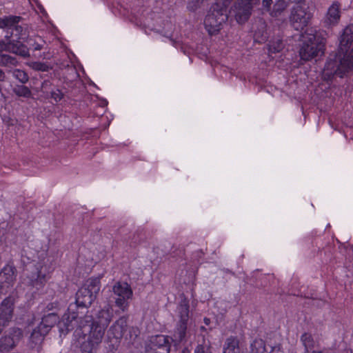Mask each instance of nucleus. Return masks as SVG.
Listing matches in <instances>:
<instances>
[{
    "mask_svg": "<svg viewBox=\"0 0 353 353\" xmlns=\"http://www.w3.org/2000/svg\"><path fill=\"white\" fill-rule=\"evenodd\" d=\"M50 94L51 98L53 99L56 102L61 101L64 96L62 92L59 89L52 91Z\"/></svg>",
    "mask_w": 353,
    "mask_h": 353,
    "instance_id": "36",
    "label": "nucleus"
},
{
    "mask_svg": "<svg viewBox=\"0 0 353 353\" xmlns=\"http://www.w3.org/2000/svg\"><path fill=\"white\" fill-rule=\"evenodd\" d=\"M194 353H212V347L210 340L203 336L201 343L196 346Z\"/></svg>",
    "mask_w": 353,
    "mask_h": 353,
    "instance_id": "24",
    "label": "nucleus"
},
{
    "mask_svg": "<svg viewBox=\"0 0 353 353\" xmlns=\"http://www.w3.org/2000/svg\"><path fill=\"white\" fill-rule=\"evenodd\" d=\"M112 292L115 296V305L122 312L126 311L129 306L128 300L132 296L130 286L125 282H117L112 288Z\"/></svg>",
    "mask_w": 353,
    "mask_h": 353,
    "instance_id": "6",
    "label": "nucleus"
},
{
    "mask_svg": "<svg viewBox=\"0 0 353 353\" xmlns=\"http://www.w3.org/2000/svg\"><path fill=\"white\" fill-rule=\"evenodd\" d=\"M340 4L334 3L327 10L325 22L329 25L336 24L340 19Z\"/></svg>",
    "mask_w": 353,
    "mask_h": 353,
    "instance_id": "18",
    "label": "nucleus"
},
{
    "mask_svg": "<svg viewBox=\"0 0 353 353\" xmlns=\"http://www.w3.org/2000/svg\"><path fill=\"white\" fill-rule=\"evenodd\" d=\"M16 343L9 336H5L0 339V350L1 351H9L16 346Z\"/></svg>",
    "mask_w": 353,
    "mask_h": 353,
    "instance_id": "26",
    "label": "nucleus"
},
{
    "mask_svg": "<svg viewBox=\"0 0 353 353\" xmlns=\"http://www.w3.org/2000/svg\"><path fill=\"white\" fill-rule=\"evenodd\" d=\"M204 323L205 325H208L210 323V319L208 318H205Z\"/></svg>",
    "mask_w": 353,
    "mask_h": 353,
    "instance_id": "43",
    "label": "nucleus"
},
{
    "mask_svg": "<svg viewBox=\"0 0 353 353\" xmlns=\"http://www.w3.org/2000/svg\"><path fill=\"white\" fill-rule=\"evenodd\" d=\"M21 19V17L18 16L0 18V28L12 30L10 35L6 37L7 39H10L12 35H14L19 40H25L27 38L26 29L19 25Z\"/></svg>",
    "mask_w": 353,
    "mask_h": 353,
    "instance_id": "7",
    "label": "nucleus"
},
{
    "mask_svg": "<svg viewBox=\"0 0 353 353\" xmlns=\"http://www.w3.org/2000/svg\"><path fill=\"white\" fill-rule=\"evenodd\" d=\"M353 68V25L346 27L341 37L339 48L334 58L326 63L323 75L330 79L337 74L342 77Z\"/></svg>",
    "mask_w": 353,
    "mask_h": 353,
    "instance_id": "1",
    "label": "nucleus"
},
{
    "mask_svg": "<svg viewBox=\"0 0 353 353\" xmlns=\"http://www.w3.org/2000/svg\"><path fill=\"white\" fill-rule=\"evenodd\" d=\"M269 353H283V352L279 347H273Z\"/></svg>",
    "mask_w": 353,
    "mask_h": 353,
    "instance_id": "41",
    "label": "nucleus"
},
{
    "mask_svg": "<svg viewBox=\"0 0 353 353\" xmlns=\"http://www.w3.org/2000/svg\"><path fill=\"white\" fill-rule=\"evenodd\" d=\"M203 0H192L188 4V9L190 11H195L201 6Z\"/></svg>",
    "mask_w": 353,
    "mask_h": 353,
    "instance_id": "35",
    "label": "nucleus"
},
{
    "mask_svg": "<svg viewBox=\"0 0 353 353\" xmlns=\"http://www.w3.org/2000/svg\"><path fill=\"white\" fill-rule=\"evenodd\" d=\"M201 330L202 331H206L205 327H203V326H201Z\"/></svg>",
    "mask_w": 353,
    "mask_h": 353,
    "instance_id": "46",
    "label": "nucleus"
},
{
    "mask_svg": "<svg viewBox=\"0 0 353 353\" xmlns=\"http://www.w3.org/2000/svg\"><path fill=\"white\" fill-rule=\"evenodd\" d=\"M345 353H353V352L351 350L346 349L344 351Z\"/></svg>",
    "mask_w": 353,
    "mask_h": 353,
    "instance_id": "44",
    "label": "nucleus"
},
{
    "mask_svg": "<svg viewBox=\"0 0 353 353\" xmlns=\"http://www.w3.org/2000/svg\"><path fill=\"white\" fill-rule=\"evenodd\" d=\"M177 312L179 319L173 336L174 341L180 343L185 339L187 324L189 320V303L186 299L181 301L177 307Z\"/></svg>",
    "mask_w": 353,
    "mask_h": 353,
    "instance_id": "5",
    "label": "nucleus"
},
{
    "mask_svg": "<svg viewBox=\"0 0 353 353\" xmlns=\"http://www.w3.org/2000/svg\"><path fill=\"white\" fill-rule=\"evenodd\" d=\"M28 65L36 71H42V72H48L51 67H50L48 64L39 62V61H32L28 63Z\"/></svg>",
    "mask_w": 353,
    "mask_h": 353,
    "instance_id": "32",
    "label": "nucleus"
},
{
    "mask_svg": "<svg viewBox=\"0 0 353 353\" xmlns=\"http://www.w3.org/2000/svg\"><path fill=\"white\" fill-rule=\"evenodd\" d=\"M311 17V13L307 11V8L296 5L292 10L290 21L294 29L303 30L307 26Z\"/></svg>",
    "mask_w": 353,
    "mask_h": 353,
    "instance_id": "9",
    "label": "nucleus"
},
{
    "mask_svg": "<svg viewBox=\"0 0 353 353\" xmlns=\"http://www.w3.org/2000/svg\"><path fill=\"white\" fill-rule=\"evenodd\" d=\"M284 44L280 39H276L270 41L269 44V50L270 52L276 53L283 50Z\"/></svg>",
    "mask_w": 353,
    "mask_h": 353,
    "instance_id": "31",
    "label": "nucleus"
},
{
    "mask_svg": "<svg viewBox=\"0 0 353 353\" xmlns=\"http://www.w3.org/2000/svg\"><path fill=\"white\" fill-rule=\"evenodd\" d=\"M127 326V318L125 316L120 317L110 327L108 330L109 337H112L117 340L121 339L126 331Z\"/></svg>",
    "mask_w": 353,
    "mask_h": 353,
    "instance_id": "13",
    "label": "nucleus"
},
{
    "mask_svg": "<svg viewBox=\"0 0 353 353\" xmlns=\"http://www.w3.org/2000/svg\"><path fill=\"white\" fill-rule=\"evenodd\" d=\"M93 324V319L91 315L85 314L83 317H79L78 316V323L76 327L77 330L79 329V330H82L85 328V327H90Z\"/></svg>",
    "mask_w": 353,
    "mask_h": 353,
    "instance_id": "27",
    "label": "nucleus"
},
{
    "mask_svg": "<svg viewBox=\"0 0 353 353\" xmlns=\"http://www.w3.org/2000/svg\"><path fill=\"white\" fill-rule=\"evenodd\" d=\"M19 63L17 59L7 54H0V65L3 67H13Z\"/></svg>",
    "mask_w": 353,
    "mask_h": 353,
    "instance_id": "25",
    "label": "nucleus"
},
{
    "mask_svg": "<svg viewBox=\"0 0 353 353\" xmlns=\"http://www.w3.org/2000/svg\"><path fill=\"white\" fill-rule=\"evenodd\" d=\"M301 37L303 43L299 50L301 59L310 61L323 53V39L317 34L315 29L307 28Z\"/></svg>",
    "mask_w": 353,
    "mask_h": 353,
    "instance_id": "2",
    "label": "nucleus"
},
{
    "mask_svg": "<svg viewBox=\"0 0 353 353\" xmlns=\"http://www.w3.org/2000/svg\"><path fill=\"white\" fill-rule=\"evenodd\" d=\"M8 335L17 344L23 337V332L19 327H12L10 329Z\"/></svg>",
    "mask_w": 353,
    "mask_h": 353,
    "instance_id": "33",
    "label": "nucleus"
},
{
    "mask_svg": "<svg viewBox=\"0 0 353 353\" xmlns=\"http://www.w3.org/2000/svg\"><path fill=\"white\" fill-rule=\"evenodd\" d=\"M181 353H190V352L188 351V350H184L182 351Z\"/></svg>",
    "mask_w": 353,
    "mask_h": 353,
    "instance_id": "47",
    "label": "nucleus"
},
{
    "mask_svg": "<svg viewBox=\"0 0 353 353\" xmlns=\"http://www.w3.org/2000/svg\"><path fill=\"white\" fill-rule=\"evenodd\" d=\"M170 341L172 339L165 335L152 336L146 347L145 353H170Z\"/></svg>",
    "mask_w": 353,
    "mask_h": 353,
    "instance_id": "10",
    "label": "nucleus"
},
{
    "mask_svg": "<svg viewBox=\"0 0 353 353\" xmlns=\"http://www.w3.org/2000/svg\"><path fill=\"white\" fill-rule=\"evenodd\" d=\"M13 77L18 79L21 83H26L29 80V77L23 70L16 69L12 72Z\"/></svg>",
    "mask_w": 353,
    "mask_h": 353,
    "instance_id": "34",
    "label": "nucleus"
},
{
    "mask_svg": "<svg viewBox=\"0 0 353 353\" xmlns=\"http://www.w3.org/2000/svg\"><path fill=\"white\" fill-rule=\"evenodd\" d=\"M243 2H245L246 3H248L251 6H252L253 7L258 5L260 1V0H243Z\"/></svg>",
    "mask_w": 353,
    "mask_h": 353,
    "instance_id": "40",
    "label": "nucleus"
},
{
    "mask_svg": "<svg viewBox=\"0 0 353 353\" xmlns=\"http://www.w3.org/2000/svg\"><path fill=\"white\" fill-rule=\"evenodd\" d=\"M16 280V269L12 265H6L0 272L1 288L12 286Z\"/></svg>",
    "mask_w": 353,
    "mask_h": 353,
    "instance_id": "14",
    "label": "nucleus"
},
{
    "mask_svg": "<svg viewBox=\"0 0 353 353\" xmlns=\"http://www.w3.org/2000/svg\"><path fill=\"white\" fill-rule=\"evenodd\" d=\"M253 8L252 6L240 0L234 4L232 12L234 14L236 21L239 23H243L250 18Z\"/></svg>",
    "mask_w": 353,
    "mask_h": 353,
    "instance_id": "12",
    "label": "nucleus"
},
{
    "mask_svg": "<svg viewBox=\"0 0 353 353\" xmlns=\"http://www.w3.org/2000/svg\"><path fill=\"white\" fill-rule=\"evenodd\" d=\"M28 279V284L37 290L42 289L47 281L46 274L39 270L32 273Z\"/></svg>",
    "mask_w": 353,
    "mask_h": 353,
    "instance_id": "16",
    "label": "nucleus"
},
{
    "mask_svg": "<svg viewBox=\"0 0 353 353\" xmlns=\"http://www.w3.org/2000/svg\"><path fill=\"white\" fill-rule=\"evenodd\" d=\"M288 3L286 0H279L273 6V10L271 12L272 17H279L285 10L288 6Z\"/></svg>",
    "mask_w": 353,
    "mask_h": 353,
    "instance_id": "28",
    "label": "nucleus"
},
{
    "mask_svg": "<svg viewBox=\"0 0 353 353\" xmlns=\"http://www.w3.org/2000/svg\"><path fill=\"white\" fill-rule=\"evenodd\" d=\"M303 0H286V1L288 3H300Z\"/></svg>",
    "mask_w": 353,
    "mask_h": 353,
    "instance_id": "42",
    "label": "nucleus"
},
{
    "mask_svg": "<svg viewBox=\"0 0 353 353\" xmlns=\"http://www.w3.org/2000/svg\"><path fill=\"white\" fill-rule=\"evenodd\" d=\"M13 92L18 97L30 98L32 96L30 90L23 85H17L13 88Z\"/></svg>",
    "mask_w": 353,
    "mask_h": 353,
    "instance_id": "30",
    "label": "nucleus"
},
{
    "mask_svg": "<svg viewBox=\"0 0 353 353\" xmlns=\"http://www.w3.org/2000/svg\"><path fill=\"white\" fill-rule=\"evenodd\" d=\"M99 279H90L77 292L76 303L78 306L88 307L94 301L100 290Z\"/></svg>",
    "mask_w": 353,
    "mask_h": 353,
    "instance_id": "3",
    "label": "nucleus"
},
{
    "mask_svg": "<svg viewBox=\"0 0 353 353\" xmlns=\"http://www.w3.org/2000/svg\"><path fill=\"white\" fill-rule=\"evenodd\" d=\"M312 353H327L324 351H313Z\"/></svg>",
    "mask_w": 353,
    "mask_h": 353,
    "instance_id": "45",
    "label": "nucleus"
},
{
    "mask_svg": "<svg viewBox=\"0 0 353 353\" xmlns=\"http://www.w3.org/2000/svg\"><path fill=\"white\" fill-rule=\"evenodd\" d=\"M8 52L22 57H28L30 56L28 48L19 41L17 43L8 41Z\"/></svg>",
    "mask_w": 353,
    "mask_h": 353,
    "instance_id": "20",
    "label": "nucleus"
},
{
    "mask_svg": "<svg viewBox=\"0 0 353 353\" xmlns=\"http://www.w3.org/2000/svg\"><path fill=\"white\" fill-rule=\"evenodd\" d=\"M228 20V14L225 8L219 5L212 6L205 17L204 25L210 34H214L221 29V26Z\"/></svg>",
    "mask_w": 353,
    "mask_h": 353,
    "instance_id": "4",
    "label": "nucleus"
},
{
    "mask_svg": "<svg viewBox=\"0 0 353 353\" xmlns=\"http://www.w3.org/2000/svg\"><path fill=\"white\" fill-rule=\"evenodd\" d=\"M273 1L272 0H263L262 1V6L263 9H265L267 11L270 10L271 5L272 4Z\"/></svg>",
    "mask_w": 353,
    "mask_h": 353,
    "instance_id": "37",
    "label": "nucleus"
},
{
    "mask_svg": "<svg viewBox=\"0 0 353 353\" xmlns=\"http://www.w3.org/2000/svg\"><path fill=\"white\" fill-rule=\"evenodd\" d=\"M46 334L47 333H43L42 330L39 329V326L35 327L30 336V343H31L32 347L39 345Z\"/></svg>",
    "mask_w": 353,
    "mask_h": 353,
    "instance_id": "22",
    "label": "nucleus"
},
{
    "mask_svg": "<svg viewBox=\"0 0 353 353\" xmlns=\"http://www.w3.org/2000/svg\"><path fill=\"white\" fill-rule=\"evenodd\" d=\"M113 317V310L111 306L106 305L100 310L97 314V321L94 323L95 325H99L101 327L107 328L108 325L112 321Z\"/></svg>",
    "mask_w": 353,
    "mask_h": 353,
    "instance_id": "15",
    "label": "nucleus"
},
{
    "mask_svg": "<svg viewBox=\"0 0 353 353\" xmlns=\"http://www.w3.org/2000/svg\"><path fill=\"white\" fill-rule=\"evenodd\" d=\"M301 341L305 347V353H308L310 350L316 347V342L314 341L311 334L305 332L301 336Z\"/></svg>",
    "mask_w": 353,
    "mask_h": 353,
    "instance_id": "23",
    "label": "nucleus"
},
{
    "mask_svg": "<svg viewBox=\"0 0 353 353\" xmlns=\"http://www.w3.org/2000/svg\"><path fill=\"white\" fill-rule=\"evenodd\" d=\"M105 328L93 324L90 327L87 341L83 345V353H94L104 336Z\"/></svg>",
    "mask_w": 353,
    "mask_h": 353,
    "instance_id": "8",
    "label": "nucleus"
},
{
    "mask_svg": "<svg viewBox=\"0 0 353 353\" xmlns=\"http://www.w3.org/2000/svg\"><path fill=\"white\" fill-rule=\"evenodd\" d=\"M58 316L54 313H50L42 318L41 322L38 325L42 330L43 333H48L51 328L57 323Z\"/></svg>",
    "mask_w": 353,
    "mask_h": 353,
    "instance_id": "19",
    "label": "nucleus"
},
{
    "mask_svg": "<svg viewBox=\"0 0 353 353\" xmlns=\"http://www.w3.org/2000/svg\"><path fill=\"white\" fill-rule=\"evenodd\" d=\"M14 299L11 296L6 298L0 304V334L7 327L13 317Z\"/></svg>",
    "mask_w": 353,
    "mask_h": 353,
    "instance_id": "11",
    "label": "nucleus"
},
{
    "mask_svg": "<svg viewBox=\"0 0 353 353\" xmlns=\"http://www.w3.org/2000/svg\"><path fill=\"white\" fill-rule=\"evenodd\" d=\"M251 353H263L265 350V341L261 339H256L251 343Z\"/></svg>",
    "mask_w": 353,
    "mask_h": 353,
    "instance_id": "29",
    "label": "nucleus"
},
{
    "mask_svg": "<svg viewBox=\"0 0 353 353\" xmlns=\"http://www.w3.org/2000/svg\"><path fill=\"white\" fill-rule=\"evenodd\" d=\"M51 85V82L48 80L44 81L41 84V89L46 90Z\"/></svg>",
    "mask_w": 353,
    "mask_h": 353,
    "instance_id": "39",
    "label": "nucleus"
},
{
    "mask_svg": "<svg viewBox=\"0 0 353 353\" xmlns=\"http://www.w3.org/2000/svg\"><path fill=\"white\" fill-rule=\"evenodd\" d=\"M8 42H5L3 41H0V54H1L3 51L8 52Z\"/></svg>",
    "mask_w": 353,
    "mask_h": 353,
    "instance_id": "38",
    "label": "nucleus"
},
{
    "mask_svg": "<svg viewBox=\"0 0 353 353\" xmlns=\"http://www.w3.org/2000/svg\"><path fill=\"white\" fill-rule=\"evenodd\" d=\"M239 341L236 336H230L225 341L223 353H239Z\"/></svg>",
    "mask_w": 353,
    "mask_h": 353,
    "instance_id": "21",
    "label": "nucleus"
},
{
    "mask_svg": "<svg viewBox=\"0 0 353 353\" xmlns=\"http://www.w3.org/2000/svg\"><path fill=\"white\" fill-rule=\"evenodd\" d=\"M61 322L67 331L72 330L78 323V314L69 309L68 312L63 315Z\"/></svg>",
    "mask_w": 353,
    "mask_h": 353,
    "instance_id": "17",
    "label": "nucleus"
}]
</instances>
